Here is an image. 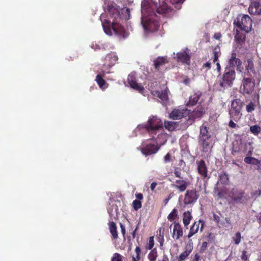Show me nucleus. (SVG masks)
Segmentation results:
<instances>
[{
	"instance_id": "8fccbe9b",
	"label": "nucleus",
	"mask_w": 261,
	"mask_h": 261,
	"mask_svg": "<svg viewBox=\"0 0 261 261\" xmlns=\"http://www.w3.org/2000/svg\"><path fill=\"white\" fill-rule=\"evenodd\" d=\"M246 109L247 112L251 113L254 110L255 105L252 102H250L246 106Z\"/></svg>"
},
{
	"instance_id": "4c0bfd02",
	"label": "nucleus",
	"mask_w": 261,
	"mask_h": 261,
	"mask_svg": "<svg viewBox=\"0 0 261 261\" xmlns=\"http://www.w3.org/2000/svg\"><path fill=\"white\" fill-rule=\"evenodd\" d=\"M158 256V251L156 248L151 250L147 255V258L149 261H156Z\"/></svg>"
},
{
	"instance_id": "7c9ffc66",
	"label": "nucleus",
	"mask_w": 261,
	"mask_h": 261,
	"mask_svg": "<svg viewBox=\"0 0 261 261\" xmlns=\"http://www.w3.org/2000/svg\"><path fill=\"white\" fill-rule=\"evenodd\" d=\"M193 217L191 213L188 211L184 213L182 221L185 227H187L192 220Z\"/></svg>"
},
{
	"instance_id": "2eb2a0df",
	"label": "nucleus",
	"mask_w": 261,
	"mask_h": 261,
	"mask_svg": "<svg viewBox=\"0 0 261 261\" xmlns=\"http://www.w3.org/2000/svg\"><path fill=\"white\" fill-rule=\"evenodd\" d=\"M127 82L130 87L139 92L140 93H143L144 91V88L140 84L137 83L136 79L134 75H129L127 77Z\"/></svg>"
},
{
	"instance_id": "09e8293b",
	"label": "nucleus",
	"mask_w": 261,
	"mask_h": 261,
	"mask_svg": "<svg viewBox=\"0 0 261 261\" xmlns=\"http://www.w3.org/2000/svg\"><path fill=\"white\" fill-rule=\"evenodd\" d=\"M233 240L236 245H238L241 242V234L240 232H237L235 236L233 237Z\"/></svg>"
},
{
	"instance_id": "f704fd0d",
	"label": "nucleus",
	"mask_w": 261,
	"mask_h": 261,
	"mask_svg": "<svg viewBox=\"0 0 261 261\" xmlns=\"http://www.w3.org/2000/svg\"><path fill=\"white\" fill-rule=\"evenodd\" d=\"M209 139H199V142L202 148L203 152H207L210 149V144L208 141Z\"/></svg>"
},
{
	"instance_id": "ea45409f",
	"label": "nucleus",
	"mask_w": 261,
	"mask_h": 261,
	"mask_svg": "<svg viewBox=\"0 0 261 261\" xmlns=\"http://www.w3.org/2000/svg\"><path fill=\"white\" fill-rule=\"evenodd\" d=\"M178 211L176 208H174L172 210V212L168 215V219L170 222L175 221L176 218L178 217L177 214Z\"/></svg>"
},
{
	"instance_id": "9b49d317",
	"label": "nucleus",
	"mask_w": 261,
	"mask_h": 261,
	"mask_svg": "<svg viewBox=\"0 0 261 261\" xmlns=\"http://www.w3.org/2000/svg\"><path fill=\"white\" fill-rule=\"evenodd\" d=\"M248 12L251 15H261V0H250Z\"/></svg>"
},
{
	"instance_id": "aec40b11",
	"label": "nucleus",
	"mask_w": 261,
	"mask_h": 261,
	"mask_svg": "<svg viewBox=\"0 0 261 261\" xmlns=\"http://www.w3.org/2000/svg\"><path fill=\"white\" fill-rule=\"evenodd\" d=\"M193 248V244L191 240L188 241L186 246L185 250L178 257V261L184 260L190 254Z\"/></svg>"
},
{
	"instance_id": "39448f33",
	"label": "nucleus",
	"mask_w": 261,
	"mask_h": 261,
	"mask_svg": "<svg viewBox=\"0 0 261 261\" xmlns=\"http://www.w3.org/2000/svg\"><path fill=\"white\" fill-rule=\"evenodd\" d=\"M236 77V72L234 68L226 67L220 83V86L223 89L231 87Z\"/></svg>"
},
{
	"instance_id": "f8f14e48",
	"label": "nucleus",
	"mask_w": 261,
	"mask_h": 261,
	"mask_svg": "<svg viewBox=\"0 0 261 261\" xmlns=\"http://www.w3.org/2000/svg\"><path fill=\"white\" fill-rule=\"evenodd\" d=\"M204 224L205 223L204 221L201 219H199L198 221H195L190 229L187 236L188 238L189 239L197 233L199 228L200 231L202 232L203 231Z\"/></svg>"
},
{
	"instance_id": "f3484780",
	"label": "nucleus",
	"mask_w": 261,
	"mask_h": 261,
	"mask_svg": "<svg viewBox=\"0 0 261 261\" xmlns=\"http://www.w3.org/2000/svg\"><path fill=\"white\" fill-rule=\"evenodd\" d=\"M205 111L204 109L202 107H198L194 110L191 113H189V119L191 121V123L197 119L201 117L204 114Z\"/></svg>"
},
{
	"instance_id": "13d9d810",
	"label": "nucleus",
	"mask_w": 261,
	"mask_h": 261,
	"mask_svg": "<svg viewBox=\"0 0 261 261\" xmlns=\"http://www.w3.org/2000/svg\"><path fill=\"white\" fill-rule=\"evenodd\" d=\"M135 197L138 200H142L143 198V196L142 193H136L135 194Z\"/></svg>"
},
{
	"instance_id": "c756f323",
	"label": "nucleus",
	"mask_w": 261,
	"mask_h": 261,
	"mask_svg": "<svg viewBox=\"0 0 261 261\" xmlns=\"http://www.w3.org/2000/svg\"><path fill=\"white\" fill-rule=\"evenodd\" d=\"M245 34L241 32L240 31L237 30L234 36V39L238 43L242 45L245 41Z\"/></svg>"
},
{
	"instance_id": "4468645a",
	"label": "nucleus",
	"mask_w": 261,
	"mask_h": 261,
	"mask_svg": "<svg viewBox=\"0 0 261 261\" xmlns=\"http://www.w3.org/2000/svg\"><path fill=\"white\" fill-rule=\"evenodd\" d=\"M107 10L110 15L114 19H119L120 17V9L119 6L115 3L109 4L107 6Z\"/></svg>"
},
{
	"instance_id": "37998d69",
	"label": "nucleus",
	"mask_w": 261,
	"mask_h": 261,
	"mask_svg": "<svg viewBox=\"0 0 261 261\" xmlns=\"http://www.w3.org/2000/svg\"><path fill=\"white\" fill-rule=\"evenodd\" d=\"M250 130L254 135H257L261 131V128L258 125H254L250 127Z\"/></svg>"
},
{
	"instance_id": "58836bf2",
	"label": "nucleus",
	"mask_w": 261,
	"mask_h": 261,
	"mask_svg": "<svg viewBox=\"0 0 261 261\" xmlns=\"http://www.w3.org/2000/svg\"><path fill=\"white\" fill-rule=\"evenodd\" d=\"M215 192L217 193V196L219 199L223 198L226 194V190L224 188H216L215 189Z\"/></svg>"
},
{
	"instance_id": "bb28decb",
	"label": "nucleus",
	"mask_w": 261,
	"mask_h": 261,
	"mask_svg": "<svg viewBox=\"0 0 261 261\" xmlns=\"http://www.w3.org/2000/svg\"><path fill=\"white\" fill-rule=\"evenodd\" d=\"M244 162L248 164L257 165L258 169L261 170V161L251 156H246L244 158Z\"/></svg>"
},
{
	"instance_id": "49530a36",
	"label": "nucleus",
	"mask_w": 261,
	"mask_h": 261,
	"mask_svg": "<svg viewBox=\"0 0 261 261\" xmlns=\"http://www.w3.org/2000/svg\"><path fill=\"white\" fill-rule=\"evenodd\" d=\"M132 205L135 211H138L142 207V202L136 199L133 201Z\"/></svg>"
},
{
	"instance_id": "6ab92c4d",
	"label": "nucleus",
	"mask_w": 261,
	"mask_h": 261,
	"mask_svg": "<svg viewBox=\"0 0 261 261\" xmlns=\"http://www.w3.org/2000/svg\"><path fill=\"white\" fill-rule=\"evenodd\" d=\"M175 184L173 186L179 192H183L186 190L190 185V182L180 178L176 179L175 181Z\"/></svg>"
},
{
	"instance_id": "2f4dec72",
	"label": "nucleus",
	"mask_w": 261,
	"mask_h": 261,
	"mask_svg": "<svg viewBox=\"0 0 261 261\" xmlns=\"http://www.w3.org/2000/svg\"><path fill=\"white\" fill-rule=\"evenodd\" d=\"M169 92L167 87L165 89L162 90L161 91H156L155 93L158 97L163 101H167L168 99V93Z\"/></svg>"
},
{
	"instance_id": "393cba45",
	"label": "nucleus",
	"mask_w": 261,
	"mask_h": 261,
	"mask_svg": "<svg viewBox=\"0 0 261 261\" xmlns=\"http://www.w3.org/2000/svg\"><path fill=\"white\" fill-rule=\"evenodd\" d=\"M201 96V93L199 91L194 93L192 95L190 96L189 101L187 103V106H193L195 105L197 103Z\"/></svg>"
},
{
	"instance_id": "f03ea898",
	"label": "nucleus",
	"mask_w": 261,
	"mask_h": 261,
	"mask_svg": "<svg viewBox=\"0 0 261 261\" xmlns=\"http://www.w3.org/2000/svg\"><path fill=\"white\" fill-rule=\"evenodd\" d=\"M102 26L105 32L110 35H112V31L114 35L120 38H125L128 36V33L125 31L124 28L120 24L113 21L112 24L110 22L106 20L102 23Z\"/></svg>"
},
{
	"instance_id": "6e6552de",
	"label": "nucleus",
	"mask_w": 261,
	"mask_h": 261,
	"mask_svg": "<svg viewBox=\"0 0 261 261\" xmlns=\"http://www.w3.org/2000/svg\"><path fill=\"white\" fill-rule=\"evenodd\" d=\"M242 94L244 95H251L255 88V80L253 77H244L242 82Z\"/></svg>"
},
{
	"instance_id": "5701e85b",
	"label": "nucleus",
	"mask_w": 261,
	"mask_h": 261,
	"mask_svg": "<svg viewBox=\"0 0 261 261\" xmlns=\"http://www.w3.org/2000/svg\"><path fill=\"white\" fill-rule=\"evenodd\" d=\"M183 235L182 227L179 223H174L173 229L172 237L175 240H178Z\"/></svg>"
},
{
	"instance_id": "79ce46f5",
	"label": "nucleus",
	"mask_w": 261,
	"mask_h": 261,
	"mask_svg": "<svg viewBox=\"0 0 261 261\" xmlns=\"http://www.w3.org/2000/svg\"><path fill=\"white\" fill-rule=\"evenodd\" d=\"M213 62L215 63L218 60L219 57L221 55L220 49L218 47H215L213 49Z\"/></svg>"
},
{
	"instance_id": "412c9836",
	"label": "nucleus",
	"mask_w": 261,
	"mask_h": 261,
	"mask_svg": "<svg viewBox=\"0 0 261 261\" xmlns=\"http://www.w3.org/2000/svg\"><path fill=\"white\" fill-rule=\"evenodd\" d=\"M160 147L154 144H149L141 148V151L145 155H149L155 153Z\"/></svg>"
},
{
	"instance_id": "a211bd4d",
	"label": "nucleus",
	"mask_w": 261,
	"mask_h": 261,
	"mask_svg": "<svg viewBox=\"0 0 261 261\" xmlns=\"http://www.w3.org/2000/svg\"><path fill=\"white\" fill-rule=\"evenodd\" d=\"M188 114L189 111L187 110L174 109L170 113L169 117L173 120H178L185 117Z\"/></svg>"
},
{
	"instance_id": "a878e982",
	"label": "nucleus",
	"mask_w": 261,
	"mask_h": 261,
	"mask_svg": "<svg viewBox=\"0 0 261 261\" xmlns=\"http://www.w3.org/2000/svg\"><path fill=\"white\" fill-rule=\"evenodd\" d=\"M166 62H168L167 59L164 57H159L153 61V64L154 68L156 70H159L160 68L165 64Z\"/></svg>"
},
{
	"instance_id": "4be33fe9",
	"label": "nucleus",
	"mask_w": 261,
	"mask_h": 261,
	"mask_svg": "<svg viewBox=\"0 0 261 261\" xmlns=\"http://www.w3.org/2000/svg\"><path fill=\"white\" fill-rule=\"evenodd\" d=\"M245 69L248 72V74L250 76H255L257 74V72L254 67V64L252 58L248 59L247 60V64L245 65Z\"/></svg>"
},
{
	"instance_id": "052dcab7",
	"label": "nucleus",
	"mask_w": 261,
	"mask_h": 261,
	"mask_svg": "<svg viewBox=\"0 0 261 261\" xmlns=\"http://www.w3.org/2000/svg\"><path fill=\"white\" fill-rule=\"evenodd\" d=\"M203 68H206L207 70H209L211 68V62H207L205 63H204L203 65Z\"/></svg>"
},
{
	"instance_id": "69168bd1",
	"label": "nucleus",
	"mask_w": 261,
	"mask_h": 261,
	"mask_svg": "<svg viewBox=\"0 0 261 261\" xmlns=\"http://www.w3.org/2000/svg\"><path fill=\"white\" fill-rule=\"evenodd\" d=\"M200 259V256L198 255V254L196 253L194 258L192 259V261H199Z\"/></svg>"
},
{
	"instance_id": "de8ad7c7",
	"label": "nucleus",
	"mask_w": 261,
	"mask_h": 261,
	"mask_svg": "<svg viewBox=\"0 0 261 261\" xmlns=\"http://www.w3.org/2000/svg\"><path fill=\"white\" fill-rule=\"evenodd\" d=\"M123 256L118 253H115L111 259V261H123Z\"/></svg>"
},
{
	"instance_id": "473e14b6",
	"label": "nucleus",
	"mask_w": 261,
	"mask_h": 261,
	"mask_svg": "<svg viewBox=\"0 0 261 261\" xmlns=\"http://www.w3.org/2000/svg\"><path fill=\"white\" fill-rule=\"evenodd\" d=\"M109 227L110 232L113 239H117L118 237V236L116 223L114 222H111L109 223Z\"/></svg>"
},
{
	"instance_id": "864d4df0",
	"label": "nucleus",
	"mask_w": 261,
	"mask_h": 261,
	"mask_svg": "<svg viewBox=\"0 0 261 261\" xmlns=\"http://www.w3.org/2000/svg\"><path fill=\"white\" fill-rule=\"evenodd\" d=\"M241 258L242 261H247L248 259L247 251L245 250L242 251Z\"/></svg>"
},
{
	"instance_id": "c9c22d12",
	"label": "nucleus",
	"mask_w": 261,
	"mask_h": 261,
	"mask_svg": "<svg viewBox=\"0 0 261 261\" xmlns=\"http://www.w3.org/2000/svg\"><path fill=\"white\" fill-rule=\"evenodd\" d=\"M95 81L101 89H103L107 87V86H106L107 84L106 81L100 74H97L96 75Z\"/></svg>"
},
{
	"instance_id": "e433bc0d",
	"label": "nucleus",
	"mask_w": 261,
	"mask_h": 261,
	"mask_svg": "<svg viewBox=\"0 0 261 261\" xmlns=\"http://www.w3.org/2000/svg\"><path fill=\"white\" fill-rule=\"evenodd\" d=\"M135 255L132 256V261H143L141 260V249L139 246H137L135 249Z\"/></svg>"
},
{
	"instance_id": "a19ab883",
	"label": "nucleus",
	"mask_w": 261,
	"mask_h": 261,
	"mask_svg": "<svg viewBox=\"0 0 261 261\" xmlns=\"http://www.w3.org/2000/svg\"><path fill=\"white\" fill-rule=\"evenodd\" d=\"M219 180L222 184L225 185L229 181L228 175L225 173H222L219 175Z\"/></svg>"
},
{
	"instance_id": "680f3d73",
	"label": "nucleus",
	"mask_w": 261,
	"mask_h": 261,
	"mask_svg": "<svg viewBox=\"0 0 261 261\" xmlns=\"http://www.w3.org/2000/svg\"><path fill=\"white\" fill-rule=\"evenodd\" d=\"M213 220L216 222V223H218L220 222V217L218 215L214 214Z\"/></svg>"
},
{
	"instance_id": "423d86ee",
	"label": "nucleus",
	"mask_w": 261,
	"mask_h": 261,
	"mask_svg": "<svg viewBox=\"0 0 261 261\" xmlns=\"http://www.w3.org/2000/svg\"><path fill=\"white\" fill-rule=\"evenodd\" d=\"M234 24L241 30L248 33L251 30L252 20L250 17L247 14H240L238 16L237 20L234 21Z\"/></svg>"
},
{
	"instance_id": "3c124183",
	"label": "nucleus",
	"mask_w": 261,
	"mask_h": 261,
	"mask_svg": "<svg viewBox=\"0 0 261 261\" xmlns=\"http://www.w3.org/2000/svg\"><path fill=\"white\" fill-rule=\"evenodd\" d=\"M174 174L175 177L180 178H182L181 176V172L180 168L175 167L174 169Z\"/></svg>"
},
{
	"instance_id": "338daca9",
	"label": "nucleus",
	"mask_w": 261,
	"mask_h": 261,
	"mask_svg": "<svg viewBox=\"0 0 261 261\" xmlns=\"http://www.w3.org/2000/svg\"><path fill=\"white\" fill-rule=\"evenodd\" d=\"M156 185H157V183L155 182H153L151 183V184L150 185V189L152 191H153L154 190L155 187L156 186Z\"/></svg>"
},
{
	"instance_id": "6e6d98bb",
	"label": "nucleus",
	"mask_w": 261,
	"mask_h": 261,
	"mask_svg": "<svg viewBox=\"0 0 261 261\" xmlns=\"http://www.w3.org/2000/svg\"><path fill=\"white\" fill-rule=\"evenodd\" d=\"M190 83V80L187 76H183V83L186 85H189Z\"/></svg>"
},
{
	"instance_id": "b1692460",
	"label": "nucleus",
	"mask_w": 261,
	"mask_h": 261,
	"mask_svg": "<svg viewBox=\"0 0 261 261\" xmlns=\"http://www.w3.org/2000/svg\"><path fill=\"white\" fill-rule=\"evenodd\" d=\"M176 57L178 62H180L183 64L189 65L190 62V56L186 50L183 52L177 53Z\"/></svg>"
},
{
	"instance_id": "ddd939ff",
	"label": "nucleus",
	"mask_w": 261,
	"mask_h": 261,
	"mask_svg": "<svg viewBox=\"0 0 261 261\" xmlns=\"http://www.w3.org/2000/svg\"><path fill=\"white\" fill-rule=\"evenodd\" d=\"M241 60L237 57L236 50L232 51L228 60L229 67L234 68L237 67V69L240 68L242 65Z\"/></svg>"
},
{
	"instance_id": "20e7f679",
	"label": "nucleus",
	"mask_w": 261,
	"mask_h": 261,
	"mask_svg": "<svg viewBox=\"0 0 261 261\" xmlns=\"http://www.w3.org/2000/svg\"><path fill=\"white\" fill-rule=\"evenodd\" d=\"M244 105V102L240 98H236L232 100L229 110L230 118H232L236 122L240 120L243 115L242 111Z\"/></svg>"
},
{
	"instance_id": "72a5a7b5",
	"label": "nucleus",
	"mask_w": 261,
	"mask_h": 261,
	"mask_svg": "<svg viewBox=\"0 0 261 261\" xmlns=\"http://www.w3.org/2000/svg\"><path fill=\"white\" fill-rule=\"evenodd\" d=\"M130 18V10L128 8H123L120 9V17L119 19H123L125 20H128Z\"/></svg>"
},
{
	"instance_id": "f257e3e1",
	"label": "nucleus",
	"mask_w": 261,
	"mask_h": 261,
	"mask_svg": "<svg viewBox=\"0 0 261 261\" xmlns=\"http://www.w3.org/2000/svg\"><path fill=\"white\" fill-rule=\"evenodd\" d=\"M141 11L143 14L141 23L144 30L153 32L159 29L160 23L158 20L150 18V16L155 15L156 12L159 14H166L168 12V8L166 6L158 8L157 5L151 0H144L141 3Z\"/></svg>"
},
{
	"instance_id": "9d476101",
	"label": "nucleus",
	"mask_w": 261,
	"mask_h": 261,
	"mask_svg": "<svg viewBox=\"0 0 261 261\" xmlns=\"http://www.w3.org/2000/svg\"><path fill=\"white\" fill-rule=\"evenodd\" d=\"M231 199L236 203L244 204L248 200V196L245 195L243 190H234L231 192Z\"/></svg>"
},
{
	"instance_id": "cd10ccee",
	"label": "nucleus",
	"mask_w": 261,
	"mask_h": 261,
	"mask_svg": "<svg viewBox=\"0 0 261 261\" xmlns=\"http://www.w3.org/2000/svg\"><path fill=\"white\" fill-rule=\"evenodd\" d=\"M179 125L178 122L165 121L164 126L166 129L170 132H173L177 128Z\"/></svg>"
},
{
	"instance_id": "0e129e2a",
	"label": "nucleus",
	"mask_w": 261,
	"mask_h": 261,
	"mask_svg": "<svg viewBox=\"0 0 261 261\" xmlns=\"http://www.w3.org/2000/svg\"><path fill=\"white\" fill-rule=\"evenodd\" d=\"M158 261H169V258L167 256V255L166 254H164L162 257V259H160Z\"/></svg>"
},
{
	"instance_id": "c85d7f7f",
	"label": "nucleus",
	"mask_w": 261,
	"mask_h": 261,
	"mask_svg": "<svg viewBox=\"0 0 261 261\" xmlns=\"http://www.w3.org/2000/svg\"><path fill=\"white\" fill-rule=\"evenodd\" d=\"M211 136L208 133V127L204 124L200 128L199 139H210Z\"/></svg>"
},
{
	"instance_id": "603ef678",
	"label": "nucleus",
	"mask_w": 261,
	"mask_h": 261,
	"mask_svg": "<svg viewBox=\"0 0 261 261\" xmlns=\"http://www.w3.org/2000/svg\"><path fill=\"white\" fill-rule=\"evenodd\" d=\"M172 161V156L169 152L167 153L164 157V162L165 163H169Z\"/></svg>"
},
{
	"instance_id": "5fc2aeb1",
	"label": "nucleus",
	"mask_w": 261,
	"mask_h": 261,
	"mask_svg": "<svg viewBox=\"0 0 261 261\" xmlns=\"http://www.w3.org/2000/svg\"><path fill=\"white\" fill-rule=\"evenodd\" d=\"M234 119L230 118V121L228 123V126L230 128H236L237 127V124L234 122Z\"/></svg>"
},
{
	"instance_id": "bf43d9fd",
	"label": "nucleus",
	"mask_w": 261,
	"mask_h": 261,
	"mask_svg": "<svg viewBox=\"0 0 261 261\" xmlns=\"http://www.w3.org/2000/svg\"><path fill=\"white\" fill-rule=\"evenodd\" d=\"M120 227L121 228V233L124 238L125 234V227L121 223H120Z\"/></svg>"
},
{
	"instance_id": "7ed1b4c3",
	"label": "nucleus",
	"mask_w": 261,
	"mask_h": 261,
	"mask_svg": "<svg viewBox=\"0 0 261 261\" xmlns=\"http://www.w3.org/2000/svg\"><path fill=\"white\" fill-rule=\"evenodd\" d=\"M144 128L152 136V139H155V136L158 133L161 132V133L158 135V138L160 135L162 134V132L164 131L161 120L156 116L150 117L144 125Z\"/></svg>"
},
{
	"instance_id": "4d7b16f0",
	"label": "nucleus",
	"mask_w": 261,
	"mask_h": 261,
	"mask_svg": "<svg viewBox=\"0 0 261 261\" xmlns=\"http://www.w3.org/2000/svg\"><path fill=\"white\" fill-rule=\"evenodd\" d=\"M91 47L94 49L95 50H98V49H100V46L96 43H94L93 42L92 44H91Z\"/></svg>"
},
{
	"instance_id": "774afa93",
	"label": "nucleus",
	"mask_w": 261,
	"mask_h": 261,
	"mask_svg": "<svg viewBox=\"0 0 261 261\" xmlns=\"http://www.w3.org/2000/svg\"><path fill=\"white\" fill-rule=\"evenodd\" d=\"M216 66H217V70L218 72L220 73L221 72V70L220 64L219 62H217Z\"/></svg>"
},
{
	"instance_id": "e2e57ef3",
	"label": "nucleus",
	"mask_w": 261,
	"mask_h": 261,
	"mask_svg": "<svg viewBox=\"0 0 261 261\" xmlns=\"http://www.w3.org/2000/svg\"><path fill=\"white\" fill-rule=\"evenodd\" d=\"M221 36L222 35L220 33H216L214 34V38L216 40H219Z\"/></svg>"
},
{
	"instance_id": "dca6fc26",
	"label": "nucleus",
	"mask_w": 261,
	"mask_h": 261,
	"mask_svg": "<svg viewBox=\"0 0 261 261\" xmlns=\"http://www.w3.org/2000/svg\"><path fill=\"white\" fill-rule=\"evenodd\" d=\"M118 58L115 53H111L106 55L103 66L111 67L117 62Z\"/></svg>"
},
{
	"instance_id": "0eeeda50",
	"label": "nucleus",
	"mask_w": 261,
	"mask_h": 261,
	"mask_svg": "<svg viewBox=\"0 0 261 261\" xmlns=\"http://www.w3.org/2000/svg\"><path fill=\"white\" fill-rule=\"evenodd\" d=\"M199 196V191L196 189L187 190L183 200L185 206L192 207L197 202Z\"/></svg>"
},
{
	"instance_id": "a18cd8bd",
	"label": "nucleus",
	"mask_w": 261,
	"mask_h": 261,
	"mask_svg": "<svg viewBox=\"0 0 261 261\" xmlns=\"http://www.w3.org/2000/svg\"><path fill=\"white\" fill-rule=\"evenodd\" d=\"M185 1V0H170V3L177 9H179L181 8V5Z\"/></svg>"
},
{
	"instance_id": "1a4fd4ad",
	"label": "nucleus",
	"mask_w": 261,
	"mask_h": 261,
	"mask_svg": "<svg viewBox=\"0 0 261 261\" xmlns=\"http://www.w3.org/2000/svg\"><path fill=\"white\" fill-rule=\"evenodd\" d=\"M197 167V171L200 177L204 179H209L210 176L208 175V168L203 160H197L196 162Z\"/></svg>"
},
{
	"instance_id": "c03bdc74",
	"label": "nucleus",
	"mask_w": 261,
	"mask_h": 261,
	"mask_svg": "<svg viewBox=\"0 0 261 261\" xmlns=\"http://www.w3.org/2000/svg\"><path fill=\"white\" fill-rule=\"evenodd\" d=\"M154 245V237H150L149 238L148 242L147 243L145 248L147 250H152Z\"/></svg>"
}]
</instances>
